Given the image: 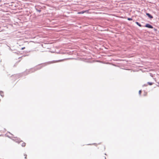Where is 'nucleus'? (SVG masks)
I'll use <instances>...</instances> for the list:
<instances>
[{
	"mask_svg": "<svg viewBox=\"0 0 159 159\" xmlns=\"http://www.w3.org/2000/svg\"><path fill=\"white\" fill-rule=\"evenodd\" d=\"M20 142L21 143V146H22V147H24L25 146L26 144L25 143L23 142V141H22Z\"/></svg>",
	"mask_w": 159,
	"mask_h": 159,
	"instance_id": "39448f33",
	"label": "nucleus"
},
{
	"mask_svg": "<svg viewBox=\"0 0 159 159\" xmlns=\"http://www.w3.org/2000/svg\"><path fill=\"white\" fill-rule=\"evenodd\" d=\"M23 156L24 157V158L25 159H27V155L26 154H24Z\"/></svg>",
	"mask_w": 159,
	"mask_h": 159,
	"instance_id": "6e6552de",
	"label": "nucleus"
},
{
	"mask_svg": "<svg viewBox=\"0 0 159 159\" xmlns=\"http://www.w3.org/2000/svg\"><path fill=\"white\" fill-rule=\"evenodd\" d=\"M13 140L16 141V142H17L18 143H20V142H21L20 139L17 137L14 138Z\"/></svg>",
	"mask_w": 159,
	"mask_h": 159,
	"instance_id": "f257e3e1",
	"label": "nucleus"
},
{
	"mask_svg": "<svg viewBox=\"0 0 159 159\" xmlns=\"http://www.w3.org/2000/svg\"><path fill=\"white\" fill-rule=\"evenodd\" d=\"M146 15L150 18L152 19L153 18V16H151L150 14L148 13H146Z\"/></svg>",
	"mask_w": 159,
	"mask_h": 159,
	"instance_id": "7ed1b4c3",
	"label": "nucleus"
},
{
	"mask_svg": "<svg viewBox=\"0 0 159 159\" xmlns=\"http://www.w3.org/2000/svg\"><path fill=\"white\" fill-rule=\"evenodd\" d=\"M139 93L140 94H141V90H140V91H139Z\"/></svg>",
	"mask_w": 159,
	"mask_h": 159,
	"instance_id": "f8f14e48",
	"label": "nucleus"
},
{
	"mask_svg": "<svg viewBox=\"0 0 159 159\" xmlns=\"http://www.w3.org/2000/svg\"><path fill=\"white\" fill-rule=\"evenodd\" d=\"M88 12V11H81L80 12H79L78 13L79 14H83L85 12Z\"/></svg>",
	"mask_w": 159,
	"mask_h": 159,
	"instance_id": "20e7f679",
	"label": "nucleus"
},
{
	"mask_svg": "<svg viewBox=\"0 0 159 159\" xmlns=\"http://www.w3.org/2000/svg\"><path fill=\"white\" fill-rule=\"evenodd\" d=\"M136 23L137 25H138L140 27H141V25L139 23H138V22H136Z\"/></svg>",
	"mask_w": 159,
	"mask_h": 159,
	"instance_id": "0eeeda50",
	"label": "nucleus"
},
{
	"mask_svg": "<svg viewBox=\"0 0 159 159\" xmlns=\"http://www.w3.org/2000/svg\"><path fill=\"white\" fill-rule=\"evenodd\" d=\"M127 19L129 20H132V19L131 18H127Z\"/></svg>",
	"mask_w": 159,
	"mask_h": 159,
	"instance_id": "9d476101",
	"label": "nucleus"
},
{
	"mask_svg": "<svg viewBox=\"0 0 159 159\" xmlns=\"http://www.w3.org/2000/svg\"><path fill=\"white\" fill-rule=\"evenodd\" d=\"M25 48V47H24L21 48V50H23Z\"/></svg>",
	"mask_w": 159,
	"mask_h": 159,
	"instance_id": "9b49d317",
	"label": "nucleus"
},
{
	"mask_svg": "<svg viewBox=\"0 0 159 159\" xmlns=\"http://www.w3.org/2000/svg\"><path fill=\"white\" fill-rule=\"evenodd\" d=\"M0 94L2 97L4 96L3 92L2 91H0Z\"/></svg>",
	"mask_w": 159,
	"mask_h": 159,
	"instance_id": "423d86ee",
	"label": "nucleus"
},
{
	"mask_svg": "<svg viewBox=\"0 0 159 159\" xmlns=\"http://www.w3.org/2000/svg\"><path fill=\"white\" fill-rule=\"evenodd\" d=\"M153 84V83L152 82H148V84L150 85H152Z\"/></svg>",
	"mask_w": 159,
	"mask_h": 159,
	"instance_id": "1a4fd4ad",
	"label": "nucleus"
},
{
	"mask_svg": "<svg viewBox=\"0 0 159 159\" xmlns=\"http://www.w3.org/2000/svg\"><path fill=\"white\" fill-rule=\"evenodd\" d=\"M145 26L146 27H148L151 29H152L153 28V27L151 25H149V24H146Z\"/></svg>",
	"mask_w": 159,
	"mask_h": 159,
	"instance_id": "f03ea898",
	"label": "nucleus"
}]
</instances>
